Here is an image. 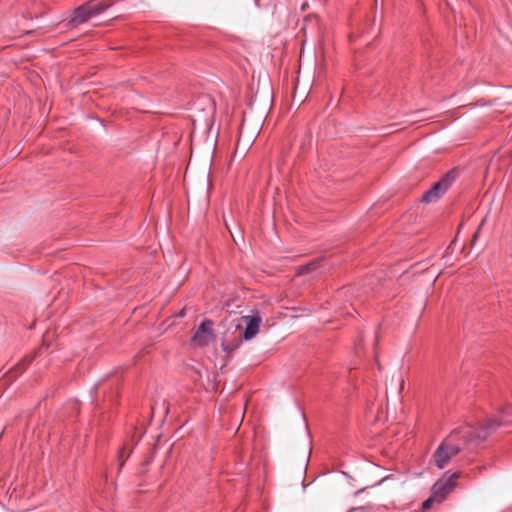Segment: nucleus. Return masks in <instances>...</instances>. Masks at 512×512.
<instances>
[{"instance_id": "nucleus-1", "label": "nucleus", "mask_w": 512, "mask_h": 512, "mask_svg": "<svg viewBox=\"0 0 512 512\" xmlns=\"http://www.w3.org/2000/svg\"><path fill=\"white\" fill-rule=\"evenodd\" d=\"M500 413L501 420L489 418L477 430L470 425L453 430L434 452L435 465L439 469H443L468 443L486 439L490 433L502 424L505 417H512V407L507 405L501 409Z\"/></svg>"}, {"instance_id": "nucleus-2", "label": "nucleus", "mask_w": 512, "mask_h": 512, "mask_svg": "<svg viewBox=\"0 0 512 512\" xmlns=\"http://www.w3.org/2000/svg\"><path fill=\"white\" fill-rule=\"evenodd\" d=\"M460 472L451 474L445 473L433 486L431 496L422 504L423 510L430 509L434 504L442 503L448 494L455 488L456 481L460 477Z\"/></svg>"}, {"instance_id": "nucleus-3", "label": "nucleus", "mask_w": 512, "mask_h": 512, "mask_svg": "<svg viewBox=\"0 0 512 512\" xmlns=\"http://www.w3.org/2000/svg\"><path fill=\"white\" fill-rule=\"evenodd\" d=\"M110 4L105 2L101 3H87L74 11V16L71 19L73 24H82L88 21L91 17L98 15L105 11Z\"/></svg>"}, {"instance_id": "nucleus-4", "label": "nucleus", "mask_w": 512, "mask_h": 512, "mask_svg": "<svg viewBox=\"0 0 512 512\" xmlns=\"http://www.w3.org/2000/svg\"><path fill=\"white\" fill-rule=\"evenodd\" d=\"M214 338L213 321L207 319L200 324L194 333L191 338V344L195 347H204L210 344Z\"/></svg>"}, {"instance_id": "nucleus-5", "label": "nucleus", "mask_w": 512, "mask_h": 512, "mask_svg": "<svg viewBox=\"0 0 512 512\" xmlns=\"http://www.w3.org/2000/svg\"><path fill=\"white\" fill-rule=\"evenodd\" d=\"M452 180V176L450 174H447L440 181L435 183L432 186V188L423 195L422 200L426 203H429L438 199L448 190L452 183Z\"/></svg>"}, {"instance_id": "nucleus-6", "label": "nucleus", "mask_w": 512, "mask_h": 512, "mask_svg": "<svg viewBox=\"0 0 512 512\" xmlns=\"http://www.w3.org/2000/svg\"><path fill=\"white\" fill-rule=\"evenodd\" d=\"M241 322L245 324L242 338L249 341L259 333L262 318L258 314L246 315L241 317Z\"/></svg>"}, {"instance_id": "nucleus-7", "label": "nucleus", "mask_w": 512, "mask_h": 512, "mask_svg": "<svg viewBox=\"0 0 512 512\" xmlns=\"http://www.w3.org/2000/svg\"><path fill=\"white\" fill-rule=\"evenodd\" d=\"M318 266V261L310 262L306 265H303L299 268V274H307L311 271H314Z\"/></svg>"}, {"instance_id": "nucleus-8", "label": "nucleus", "mask_w": 512, "mask_h": 512, "mask_svg": "<svg viewBox=\"0 0 512 512\" xmlns=\"http://www.w3.org/2000/svg\"><path fill=\"white\" fill-rule=\"evenodd\" d=\"M33 357L32 356H26L24 357L20 363H18L16 366H15V370L18 372V373H22L25 368L27 367V365L32 361Z\"/></svg>"}, {"instance_id": "nucleus-9", "label": "nucleus", "mask_w": 512, "mask_h": 512, "mask_svg": "<svg viewBox=\"0 0 512 512\" xmlns=\"http://www.w3.org/2000/svg\"><path fill=\"white\" fill-rule=\"evenodd\" d=\"M129 454H125V447H122L120 450H119V455H118V458H119V462H120V467H122L124 465V462L125 460L128 458Z\"/></svg>"}, {"instance_id": "nucleus-10", "label": "nucleus", "mask_w": 512, "mask_h": 512, "mask_svg": "<svg viewBox=\"0 0 512 512\" xmlns=\"http://www.w3.org/2000/svg\"><path fill=\"white\" fill-rule=\"evenodd\" d=\"M482 225H483V222L480 224L479 228H478V229H477V231L474 233L473 238H472V241H473V242H475V241H476V239L478 238V236H479V231H480V229H481Z\"/></svg>"}, {"instance_id": "nucleus-11", "label": "nucleus", "mask_w": 512, "mask_h": 512, "mask_svg": "<svg viewBox=\"0 0 512 512\" xmlns=\"http://www.w3.org/2000/svg\"><path fill=\"white\" fill-rule=\"evenodd\" d=\"M184 315H185V310H184V309H182V310L180 311V313H179V316H181V317H182V316H184Z\"/></svg>"}, {"instance_id": "nucleus-12", "label": "nucleus", "mask_w": 512, "mask_h": 512, "mask_svg": "<svg viewBox=\"0 0 512 512\" xmlns=\"http://www.w3.org/2000/svg\"><path fill=\"white\" fill-rule=\"evenodd\" d=\"M48 335H49V334L47 333V334L44 336V339H43V345L45 344V342H46V337H48Z\"/></svg>"}, {"instance_id": "nucleus-13", "label": "nucleus", "mask_w": 512, "mask_h": 512, "mask_svg": "<svg viewBox=\"0 0 512 512\" xmlns=\"http://www.w3.org/2000/svg\"><path fill=\"white\" fill-rule=\"evenodd\" d=\"M243 134V128L240 129V137H242Z\"/></svg>"}]
</instances>
